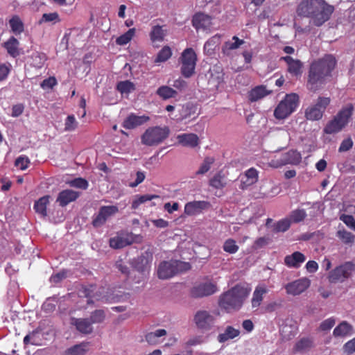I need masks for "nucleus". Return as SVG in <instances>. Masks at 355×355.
I'll return each instance as SVG.
<instances>
[{"mask_svg":"<svg viewBox=\"0 0 355 355\" xmlns=\"http://www.w3.org/2000/svg\"><path fill=\"white\" fill-rule=\"evenodd\" d=\"M210 202L208 201L199 200L192 201L186 203L184 206V214L187 216H195L200 214L203 210L210 207Z\"/></svg>","mask_w":355,"mask_h":355,"instance_id":"obj_19","label":"nucleus"},{"mask_svg":"<svg viewBox=\"0 0 355 355\" xmlns=\"http://www.w3.org/2000/svg\"><path fill=\"white\" fill-rule=\"evenodd\" d=\"M272 93L266 85H261L251 89L248 93V101L251 103L258 101Z\"/></svg>","mask_w":355,"mask_h":355,"instance_id":"obj_22","label":"nucleus"},{"mask_svg":"<svg viewBox=\"0 0 355 355\" xmlns=\"http://www.w3.org/2000/svg\"><path fill=\"white\" fill-rule=\"evenodd\" d=\"M181 73L184 78H190L195 73L197 55L192 48L183 51L181 57Z\"/></svg>","mask_w":355,"mask_h":355,"instance_id":"obj_9","label":"nucleus"},{"mask_svg":"<svg viewBox=\"0 0 355 355\" xmlns=\"http://www.w3.org/2000/svg\"><path fill=\"white\" fill-rule=\"evenodd\" d=\"M240 334L239 329L234 328L232 326H227L223 334L218 336V340L219 343H225L228 340L233 339L237 337Z\"/></svg>","mask_w":355,"mask_h":355,"instance_id":"obj_38","label":"nucleus"},{"mask_svg":"<svg viewBox=\"0 0 355 355\" xmlns=\"http://www.w3.org/2000/svg\"><path fill=\"white\" fill-rule=\"evenodd\" d=\"M211 21V18L209 15L198 12L192 18V25L196 30L205 28L209 26Z\"/></svg>","mask_w":355,"mask_h":355,"instance_id":"obj_28","label":"nucleus"},{"mask_svg":"<svg viewBox=\"0 0 355 355\" xmlns=\"http://www.w3.org/2000/svg\"><path fill=\"white\" fill-rule=\"evenodd\" d=\"M220 42V36L215 35L209 38L204 45V51L209 55L214 53L216 49L219 46Z\"/></svg>","mask_w":355,"mask_h":355,"instance_id":"obj_39","label":"nucleus"},{"mask_svg":"<svg viewBox=\"0 0 355 355\" xmlns=\"http://www.w3.org/2000/svg\"><path fill=\"white\" fill-rule=\"evenodd\" d=\"M312 347V341L309 338H304L300 339L295 345L294 351L302 352Z\"/></svg>","mask_w":355,"mask_h":355,"instance_id":"obj_46","label":"nucleus"},{"mask_svg":"<svg viewBox=\"0 0 355 355\" xmlns=\"http://www.w3.org/2000/svg\"><path fill=\"white\" fill-rule=\"evenodd\" d=\"M306 217V213L304 209H295L290 215V220L294 223H298L305 219Z\"/></svg>","mask_w":355,"mask_h":355,"instance_id":"obj_52","label":"nucleus"},{"mask_svg":"<svg viewBox=\"0 0 355 355\" xmlns=\"http://www.w3.org/2000/svg\"><path fill=\"white\" fill-rule=\"evenodd\" d=\"M79 195L78 192L71 189L62 190L59 193L56 201L60 206L63 207L75 201L79 197Z\"/></svg>","mask_w":355,"mask_h":355,"instance_id":"obj_23","label":"nucleus"},{"mask_svg":"<svg viewBox=\"0 0 355 355\" xmlns=\"http://www.w3.org/2000/svg\"><path fill=\"white\" fill-rule=\"evenodd\" d=\"M245 43L242 39H239L237 36H233L232 40L227 41L222 46V53L229 55L232 51L238 49Z\"/></svg>","mask_w":355,"mask_h":355,"instance_id":"obj_31","label":"nucleus"},{"mask_svg":"<svg viewBox=\"0 0 355 355\" xmlns=\"http://www.w3.org/2000/svg\"><path fill=\"white\" fill-rule=\"evenodd\" d=\"M167 34L168 30L166 28V25L152 24L150 31L149 32V37L153 45L164 42Z\"/></svg>","mask_w":355,"mask_h":355,"instance_id":"obj_16","label":"nucleus"},{"mask_svg":"<svg viewBox=\"0 0 355 355\" xmlns=\"http://www.w3.org/2000/svg\"><path fill=\"white\" fill-rule=\"evenodd\" d=\"M330 103L329 97L319 96L314 105L309 106L305 110V118L312 121L320 120Z\"/></svg>","mask_w":355,"mask_h":355,"instance_id":"obj_8","label":"nucleus"},{"mask_svg":"<svg viewBox=\"0 0 355 355\" xmlns=\"http://www.w3.org/2000/svg\"><path fill=\"white\" fill-rule=\"evenodd\" d=\"M354 111V106L352 103L347 104L343 107L336 115L329 121L324 128V132L331 135L337 133L344 128L349 122Z\"/></svg>","mask_w":355,"mask_h":355,"instance_id":"obj_3","label":"nucleus"},{"mask_svg":"<svg viewBox=\"0 0 355 355\" xmlns=\"http://www.w3.org/2000/svg\"><path fill=\"white\" fill-rule=\"evenodd\" d=\"M116 88L121 94H128L136 89L135 84L130 80L119 81Z\"/></svg>","mask_w":355,"mask_h":355,"instance_id":"obj_42","label":"nucleus"},{"mask_svg":"<svg viewBox=\"0 0 355 355\" xmlns=\"http://www.w3.org/2000/svg\"><path fill=\"white\" fill-rule=\"evenodd\" d=\"M191 268L188 262L178 260L162 261L157 268V276L161 279H170L178 273L186 272Z\"/></svg>","mask_w":355,"mask_h":355,"instance_id":"obj_4","label":"nucleus"},{"mask_svg":"<svg viewBox=\"0 0 355 355\" xmlns=\"http://www.w3.org/2000/svg\"><path fill=\"white\" fill-rule=\"evenodd\" d=\"M246 180H241L240 189L244 190L249 186L255 184L258 181V171L254 168H250L245 173Z\"/></svg>","mask_w":355,"mask_h":355,"instance_id":"obj_33","label":"nucleus"},{"mask_svg":"<svg viewBox=\"0 0 355 355\" xmlns=\"http://www.w3.org/2000/svg\"><path fill=\"white\" fill-rule=\"evenodd\" d=\"M353 146V141L351 138H347V139H344L340 146H339V148H338V151L340 153L341 152H346L349 150H350Z\"/></svg>","mask_w":355,"mask_h":355,"instance_id":"obj_62","label":"nucleus"},{"mask_svg":"<svg viewBox=\"0 0 355 355\" xmlns=\"http://www.w3.org/2000/svg\"><path fill=\"white\" fill-rule=\"evenodd\" d=\"M118 211L119 208L115 205L101 207L98 214L93 218L92 225L94 227H99L103 225L109 217L114 215Z\"/></svg>","mask_w":355,"mask_h":355,"instance_id":"obj_11","label":"nucleus"},{"mask_svg":"<svg viewBox=\"0 0 355 355\" xmlns=\"http://www.w3.org/2000/svg\"><path fill=\"white\" fill-rule=\"evenodd\" d=\"M223 249L225 252L229 254H235L238 252L239 247L236 244L235 240L233 239H228L224 242Z\"/></svg>","mask_w":355,"mask_h":355,"instance_id":"obj_50","label":"nucleus"},{"mask_svg":"<svg viewBox=\"0 0 355 355\" xmlns=\"http://www.w3.org/2000/svg\"><path fill=\"white\" fill-rule=\"evenodd\" d=\"M71 187L86 189L88 187V182L82 178H77L69 182Z\"/></svg>","mask_w":355,"mask_h":355,"instance_id":"obj_57","label":"nucleus"},{"mask_svg":"<svg viewBox=\"0 0 355 355\" xmlns=\"http://www.w3.org/2000/svg\"><path fill=\"white\" fill-rule=\"evenodd\" d=\"M343 351L347 354H352L355 352V337L343 345Z\"/></svg>","mask_w":355,"mask_h":355,"instance_id":"obj_63","label":"nucleus"},{"mask_svg":"<svg viewBox=\"0 0 355 355\" xmlns=\"http://www.w3.org/2000/svg\"><path fill=\"white\" fill-rule=\"evenodd\" d=\"M340 219L350 229L355 231V219L352 215L342 214Z\"/></svg>","mask_w":355,"mask_h":355,"instance_id":"obj_59","label":"nucleus"},{"mask_svg":"<svg viewBox=\"0 0 355 355\" xmlns=\"http://www.w3.org/2000/svg\"><path fill=\"white\" fill-rule=\"evenodd\" d=\"M133 242L134 236L132 233L121 232L110 238L109 244L113 249H121L131 245Z\"/></svg>","mask_w":355,"mask_h":355,"instance_id":"obj_15","label":"nucleus"},{"mask_svg":"<svg viewBox=\"0 0 355 355\" xmlns=\"http://www.w3.org/2000/svg\"><path fill=\"white\" fill-rule=\"evenodd\" d=\"M11 31L15 35H21L24 31V24L19 16L15 15L9 19Z\"/></svg>","mask_w":355,"mask_h":355,"instance_id":"obj_35","label":"nucleus"},{"mask_svg":"<svg viewBox=\"0 0 355 355\" xmlns=\"http://www.w3.org/2000/svg\"><path fill=\"white\" fill-rule=\"evenodd\" d=\"M299 96L295 93L287 94L278 103L274 110V116L279 120L285 119L291 115L299 105Z\"/></svg>","mask_w":355,"mask_h":355,"instance_id":"obj_5","label":"nucleus"},{"mask_svg":"<svg viewBox=\"0 0 355 355\" xmlns=\"http://www.w3.org/2000/svg\"><path fill=\"white\" fill-rule=\"evenodd\" d=\"M70 324L76 327V329L82 334H89L92 332V322L88 318H71Z\"/></svg>","mask_w":355,"mask_h":355,"instance_id":"obj_24","label":"nucleus"},{"mask_svg":"<svg viewBox=\"0 0 355 355\" xmlns=\"http://www.w3.org/2000/svg\"><path fill=\"white\" fill-rule=\"evenodd\" d=\"M78 123L73 115H69L65 121L64 130L66 131H73L77 128Z\"/></svg>","mask_w":355,"mask_h":355,"instance_id":"obj_56","label":"nucleus"},{"mask_svg":"<svg viewBox=\"0 0 355 355\" xmlns=\"http://www.w3.org/2000/svg\"><path fill=\"white\" fill-rule=\"evenodd\" d=\"M268 291V290L265 285H259L255 288L251 300L252 307L253 309H257L261 305L263 300V295L266 294Z\"/></svg>","mask_w":355,"mask_h":355,"instance_id":"obj_29","label":"nucleus"},{"mask_svg":"<svg viewBox=\"0 0 355 355\" xmlns=\"http://www.w3.org/2000/svg\"><path fill=\"white\" fill-rule=\"evenodd\" d=\"M316 1L318 0H302L297 8V15L309 18L311 21Z\"/></svg>","mask_w":355,"mask_h":355,"instance_id":"obj_20","label":"nucleus"},{"mask_svg":"<svg viewBox=\"0 0 355 355\" xmlns=\"http://www.w3.org/2000/svg\"><path fill=\"white\" fill-rule=\"evenodd\" d=\"M172 55V51L168 46H164L157 53L155 60V62H164L167 61Z\"/></svg>","mask_w":355,"mask_h":355,"instance_id":"obj_45","label":"nucleus"},{"mask_svg":"<svg viewBox=\"0 0 355 355\" xmlns=\"http://www.w3.org/2000/svg\"><path fill=\"white\" fill-rule=\"evenodd\" d=\"M86 345L81 343L69 348L65 352V355H85L87 351Z\"/></svg>","mask_w":355,"mask_h":355,"instance_id":"obj_51","label":"nucleus"},{"mask_svg":"<svg viewBox=\"0 0 355 355\" xmlns=\"http://www.w3.org/2000/svg\"><path fill=\"white\" fill-rule=\"evenodd\" d=\"M194 321L198 328L202 330H209L214 324L216 318L207 311H198Z\"/></svg>","mask_w":355,"mask_h":355,"instance_id":"obj_14","label":"nucleus"},{"mask_svg":"<svg viewBox=\"0 0 355 355\" xmlns=\"http://www.w3.org/2000/svg\"><path fill=\"white\" fill-rule=\"evenodd\" d=\"M166 335V331L164 329H159L153 332H149L145 336L146 342L150 345H156L158 343L159 337Z\"/></svg>","mask_w":355,"mask_h":355,"instance_id":"obj_41","label":"nucleus"},{"mask_svg":"<svg viewBox=\"0 0 355 355\" xmlns=\"http://www.w3.org/2000/svg\"><path fill=\"white\" fill-rule=\"evenodd\" d=\"M224 176L220 173H216L209 180V185L215 189H220L225 187L226 183L223 182Z\"/></svg>","mask_w":355,"mask_h":355,"instance_id":"obj_47","label":"nucleus"},{"mask_svg":"<svg viewBox=\"0 0 355 355\" xmlns=\"http://www.w3.org/2000/svg\"><path fill=\"white\" fill-rule=\"evenodd\" d=\"M305 260V255L300 252L296 251L284 257V263L288 268H298Z\"/></svg>","mask_w":355,"mask_h":355,"instance_id":"obj_25","label":"nucleus"},{"mask_svg":"<svg viewBox=\"0 0 355 355\" xmlns=\"http://www.w3.org/2000/svg\"><path fill=\"white\" fill-rule=\"evenodd\" d=\"M105 319V313L103 310H96L92 313L90 321L92 323H100Z\"/></svg>","mask_w":355,"mask_h":355,"instance_id":"obj_55","label":"nucleus"},{"mask_svg":"<svg viewBox=\"0 0 355 355\" xmlns=\"http://www.w3.org/2000/svg\"><path fill=\"white\" fill-rule=\"evenodd\" d=\"M19 45V40L14 36H11L2 44V46L6 50L8 54L14 58L20 55Z\"/></svg>","mask_w":355,"mask_h":355,"instance_id":"obj_26","label":"nucleus"},{"mask_svg":"<svg viewBox=\"0 0 355 355\" xmlns=\"http://www.w3.org/2000/svg\"><path fill=\"white\" fill-rule=\"evenodd\" d=\"M210 78L209 82L213 84L216 87L224 81V73L223 69L220 66L215 65L210 69Z\"/></svg>","mask_w":355,"mask_h":355,"instance_id":"obj_30","label":"nucleus"},{"mask_svg":"<svg viewBox=\"0 0 355 355\" xmlns=\"http://www.w3.org/2000/svg\"><path fill=\"white\" fill-rule=\"evenodd\" d=\"M334 11V7L325 1L318 0L314 7L311 23L316 26H321L327 21Z\"/></svg>","mask_w":355,"mask_h":355,"instance_id":"obj_7","label":"nucleus"},{"mask_svg":"<svg viewBox=\"0 0 355 355\" xmlns=\"http://www.w3.org/2000/svg\"><path fill=\"white\" fill-rule=\"evenodd\" d=\"M214 162V158L211 157H207L203 160L199 169L196 172L198 175H202L206 173L211 168V164Z\"/></svg>","mask_w":355,"mask_h":355,"instance_id":"obj_53","label":"nucleus"},{"mask_svg":"<svg viewBox=\"0 0 355 355\" xmlns=\"http://www.w3.org/2000/svg\"><path fill=\"white\" fill-rule=\"evenodd\" d=\"M352 326L346 321L340 322L333 331L335 337H345L352 334Z\"/></svg>","mask_w":355,"mask_h":355,"instance_id":"obj_34","label":"nucleus"},{"mask_svg":"<svg viewBox=\"0 0 355 355\" xmlns=\"http://www.w3.org/2000/svg\"><path fill=\"white\" fill-rule=\"evenodd\" d=\"M336 236L344 243L345 244H352L354 241V236L349 232L345 230H338L336 233Z\"/></svg>","mask_w":355,"mask_h":355,"instance_id":"obj_49","label":"nucleus"},{"mask_svg":"<svg viewBox=\"0 0 355 355\" xmlns=\"http://www.w3.org/2000/svg\"><path fill=\"white\" fill-rule=\"evenodd\" d=\"M310 285L311 281L306 277H303L288 283L284 288L288 295L295 296L304 292Z\"/></svg>","mask_w":355,"mask_h":355,"instance_id":"obj_12","label":"nucleus"},{"mask_svg":"<svg viewBox=\"0 0 355 355\" xmlns=\"http://www.w3.org/2000/svg\"><path fill=\"white\" fill-rule=\"evenodd\" d=\"M217 291L215 283L207 282L194 286L191 290L193 297H203L214 294Z\"/></svg>","mask_w":355,"mask_h":355,"instance_id":"obj_13","label":"nucleus"},{"mask_svg":"<svg viewBox=\"0 0 355 355\" xmlns=\"http://www.w3.org/2000/svg\"><path fill=\"white\" fill-rule=\"evenodd\" d=\"M284 165L292 164L297 165L300 164L302 159L301 154L297 150H290L280 155Z\"/></svg>","mask_w":355,"mask_h":355,"instance_id":"obj_32","label":"nucleus"},{"mask_svg":"<svg viewBox=\"0 0 355 355\" xmlns=\"http://www.w3.org/2000/svg\"><path fill=\"white\" fill-rule=\"evenodd\" d=\"M30 163L29 159L26 156H19L15 160V166L21 170H25L28 168Z\"/></svg>","mask_w":355,"mask_h":355,"instance_id":"obj_60","label":"nucleus"},{"mask_svg":"<svg viewBox=\"0 0 355 355\" xmlns=\"http://www.w3.org/2000/svg\"><path fill=\"white\" fill-rule=\"evenodd\" d=\"M60 18L58 12L44 13L42 15L40 23L42 22H60Z\"/></svg>","mask_w":355,"mask_h":355,"instance_id":"obj_54","label":"nucleus"},{"mask_svg":"<svg viewBox=\"0 0 355 355\" xmlns=\"http://www.w3.org/2000/svg\"><path fill=\"white\" fill-rule=\"evenodd\" d=\"M116 268L126 277L128 276L130 273L129 268L123 263L122 259H119L115 263Z\"/></svg>","mask_w":355,"mask_h":355,"instance_id":"obj_64","label":"nucleus"},{"mask_svg":"<svg viewBox=\"0 0 355 355\" xmlns=\"http://www.w3.org/2000/svg\"><path fill=\"white\" fill-rule=\"evenodd\" d=\"M156 94L162 99L166 100L171 98L175 97L178 93L173 88L168 86L164 85L159 87L157 89Z\"/></svg>","mask_w":355,"mask_h":355,"instance_id":"obj_43","label":"nucleus"},{"mask_svg":"<svg viewBox=\"0 0 355 355\" xmlns=\"http://www.w3.org/2000/svg\"><path fill=\"white\" fill-rule=\"evenodd\" d=\"M135 28H130L127 32L122 34L116 39V43L121 46L127 44L135 36Z\"/></svg>","mask_w":355,"mask_h":355,"instance_id":"obj_44","label":"nucleus"},{"mask_svg":"<svg viewBox=\"0 0 355 355\" xmlns=\"http://www.w3.org/2000/svg\"><path fill=\"white\" fill-rule=\"evenodd\" d=\"M57 85V80L54 76L49 77L44 79L41 83V87L43 89L49 88L52 89Z\"/></svg>","mask_w":355,"mask_h":355,"instance_id":"obj_61","label":"nucleus"},{"mask_svg":"<svg viewBox=\"0 0 355 355\" xmlns=\"http://www.w3.org/2000/svg\"><path fill=\"white\" fill-rule=\"evenodd\" d=\"M354 269V266L351 262H345L332 270L328 276L331 283L343 282L348 279Z\"/></svg>","mask_w":355,"mask_h":355,"instance_id":"obj_10","label":"nucleus"},{"mask_svg":"<svg viewBox=\"0 0 355 355\" xmlns=\"http://www.w3.org/2000/svg\"><path fill=\"white\" fill-rule=\"evenodd\" d=\"M297 327L293 324H284L282 325L279 333L283 340H290L297 334Z\"/></svg>","mask_w":355,"mask_h":355,"instance_id":"obj_36","label":"nucleus"},{"mask_svg":"<svg viewBox=\"0 0 355 355\" xmlns=\"http://www.w3.org/2000/svg\"><path fill=\"white\" fill-rule=\"evenodd\" d=\"M153 261V254L151 252L146 251L139 257L135 259L134 266L139 272H145L148 270Z\"/></svg>","mask_w":355,"mask_h":355,"instance_id":"obj_21","label":"nucleus"},{"mask_svg":"<svg viewBox=\"0 0 355 355\" xmlns=\"http://www.w3.org/2000/svg\"><path fill=\"white\" fill-rule=\"evenodd\" d=\"M50 196L49 195L44 196L35 201L34 204V209L36 213L39 214L42 217L44 218L47 216L46 207L49 203Z\"/></svg>","mask_w":355,"mask_h":355,"instance_id":"obj_37","label":"nucleus"},{"mask_svg":"<svg viewBox=\"0 0 355 355\" xmlns=\"http://www.w3.org/2000/svg\"><path fill=\"white\" fill-rule=\"evenodd\" d=\"M248 295V291L246 288L240 285H236L220 296L218 305L227 312L239 310Z\"/></svg>","mask_w":355,"mask_h":355,"instance_id":"obj_2","label":"nucleus"},{"mask_svg":"<svg viewBox=\"0 0 355 355\" xmlns=\"http://www.w3.org/2000/svg\"><path fill=\"white\" fill-rule=\"evenodd\" d=\"M177 139L180 144L183 146L195 148L199 144V138L193 133H184L178 135Z\"/></svg>","mask_w":355,"mask_h":355,"instance_id":"obj_27","label":"nucleus"},{"mask_svg":"<svg viewBox=\"0 0 355 355\" xmlns=\"http://www.w3.org/2000/svg\"><path fill=\"white\" fill-rule=\"evenodd\" d=\"M279 60L284 61L287 64V71L293 76L300 77L302 74L303 63L298 59L290 55L281 57Z\"/></svg>","mask_w":355,"mask_h":355,"instance_id":"obj_18","label":"nucleus"},{"mask_svg":"<svg viewBox=\"0 0 355 355\" xmlns=\"http://www.w3.org/2000/svg\"><path fill=\"white\" fill-rule=\"evenodd\" d=\"M159 196L155 194H146L142 196H137L135 198L132 202L131 207L132 209H137L140 205L147 202L152 200L153 199L159 198Z\"/></svg>","mask_w":355,"mask_h":355,"instance_id":"obj_40","label":"nucleus"},{"mask_svg":"<svg viewBox=\"0 0 355 355\" xmlns=\"http://www.w3.org/2000/svg\"><path fill=\"white\" fill-rule=\"evenodd\" d=\"M335 324L336 320L333 317L329 318L321 322L319 329L322 331H328Z\"/></svg>","mask_w":355,"mask_h":355,"instance_id":"obj_58","label":"nucleus"},{"mask_svg":"<svg viewBox=\"0 0 355 355\" xmlns=\"http://www.w3.org/2000/svg\"><path fill=\"white\" fill-rule=\"evenodd\" d=\"M336 64L335 58L331 55H327L322 59L313 62L309 67L308 74V84L311 89H316L318 84L324 83L325 78L331 76Z\"/></svg>","mask_w":355,"mask_h":355,"instance_id":"obj_1","label":"nucleus"},{"mask_svg":"<svg viewBox=\"0 0 355 355\" xmlns=\"http://www.w3.org/2000/svg\"><path fill=\"white\" fill-rule=\"evenodd\" d=\"M149 120L150 117L148 116H138L134 113H131L123 120L122 126L125 129L132 130L144 125Z\"/></svg>","mask_w":355,"mask_h":355,"instance_id":"obj_17","label":"nucleus"},{"mask_svg":"<svg viewBox=\"0 0 355 355\" xmlns=\"http://www.w3.org/2000/svg\"><path fill=\"white\" fill-rule=\"evenodd\" d=\"M169 134L170 130L166 126L150 127L141 135V142L148 146H158L168 137Z\"/></svg>","mask_w":355,"mask_h":355,"instance_id":"obj_6","label":"nucleus"},{"mask_svg":"<svg viewBox=\"0 0 355 355\" xmlns=\"http://www.w3.org/2000/svg\"><path fill=\"white\" fill-rule=\"evenodd\" d=\"M291 225V221L288 218H283L277 221L274 225V232H284L287 231Z\"/></svg>","mask_w":355,"mask_h":355,"instance_id":"obj_48","label":"nucleus"}]
</instances>
